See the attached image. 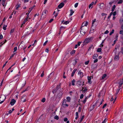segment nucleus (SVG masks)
<instances>
[{"label":"nucleus","mask_w":123,"mask_h":123,"mask_svg":"<svg viewBox=\"0 0 123 123\" xmlns=\"http://www.w3.org/2000/svg\"><path fill=\"white\" fill-rule=\"evenodd\" d=\"M92 37L87 38H86L84 42V45H86L90 42L92 41Z\"/></svg>","instance_id":"obj_1"},{"label":"nucleus","mask_w":123,"mask_h":123,"mask_svg":"<svg viewBox=\"0 0 123 123\" xmlns=\"http://www.w3.org/2000/svg\"><path fill=\"white\" fill-rule=\"evenodd\" d=\"M84 82L80 81H78L77 82V85L78 87L83 86L84 85Z\"/></svg>","instance_id":"obj_2"},{"label":"nucleus","mask_w":123,"mask_h":123,"mask_svg":"<svg viewBox=\"0 0 123 123\" xmlns=\"http://www.w3.org/2000/svg\"><path fill=\"white\" fill-rule=\"evenodd\" d=\"M6 98V97L5 96L2 95L0 97V101H1L0 102V104H1L3 103Z\"/></svg>","instance_id":"obj_3"},{"label":"nucleus","mask_w":123,"mask_h":123,"mask_svg":"<svg viewBox=\"0 0 123 123\" xmlns=\"http://www.w3.org/2000/svg\"><path fill=\"white\" fill-rule=\"evenodd\" d=\"M26 95H24L21 98V101L23 102H25L26 101Z\"/></svg>","instance_id":"obj_4"},{"label":"nucleus","mask_w":123,"mask_h":123,"mask_svg":"<svg viewBox=\"0 0 123 123\" xmlns=\"http://www.w3.org/2000/svg\"><path fill=\"white\" fill-rule=\"evenodd\" d=\"M54 74V73L53 72L51 73L48 76V78L47 79V80H49L51 78V77Z\"/></svg>","instance_id":"obj_5"},{"label":"nucleus","mask_w":123,"mask_h":123,"mask_svg":"<svg viewBox=\"0 0 123 123\" xmlns=\"http://www.w3.org/2000/svg\"><path fill=\"white\" fill-rule=\"evenodd\" d=\"M88 24V21H86V22H84L82 24V27L86 26Z\"/></svg>","instance_id":"obj_6"},{"label":"nucleus","mask_w":123,"mask_h":123,"mask_svg":"<svg viewBox=\"0 0 123 123\" xmlns=\"http://www.w3.org/2000/svg\"><path fill=\"white\" fill-rule=\"evenodd\" d=\"M16 102V101L14 99H12L10 102V104L12 105H13Z\"/></svg>","instance_id":"obj_7"},{"label":"nucleus","mask_w":123,"mask_h":123,"mask_svg":"<svg viewBox=\"0 0 123 123\" xmlns=\"http://www.w3.org/2000/svg\"><path fill=\"white\" fill-rule=\"evenodd\" d=\"M64 5V4L63 2L61 3L58 6V7L59 8H62Z\"/></svg>","instance_id":"obj_8"},{"label":"nucleus","mask_w":123,"mask_h":123,"mask_svg":"<svg viewBox=\"0 0 123 123\" xmlns=\"http://www.w3.org/2000/svg\"><path fill=\"white\" fill-rule=\"evenodd\" d=\"M19 76L18 74L17 75L14 77V78L15 79V81H17L19 80Z\"/></svg>","instance_id":"obj_9"},{"label":"nucleus","mask_w":123,"mask_h":123,"mask_svg":"<svg viewBox=\"0 0 123 123\" xmlns=\"http://www.w3.org/2000/svg\"><path fill=\"white\" fill-rule=\"evenodd\" d=\"M97 65L95 64H93L91 66V68L92 69H94L97 67Z\"/></svg>","instance_id":"obj_10"},{"label":"nucleus","mask_w":123,"mask_h":123,"mask_svg":"<svg viewBox=\"0 0 123 123\" xmlns=\"http://www.w3.org/2000/svg\"><path fill=\"white\" fill-rule=\"evenodd\" d=\"M78 74L80 75V77L82 78L83 76V73L80 70L78 73Z\"/></svg>","instance_id":"obj_11"},{"label":"nucleus","mask_w":123,"mask_h":123,"mask_svg":"<svg viewBox=\"0 0 123 123\" xmlns=\"http://www.w3.org/2000/svg\"><path fill=\"white\" fill-rule=\"evenodd\" d=\"M91 77L90 76L88 77V82L90 84L92 83V82H91Z\"/></svg>","instance_id":"obj_12"},{"label":"nucleus","mask_w":123,"mask_h":123,"mask_svg":"<svg viewBox=\"0 0 123 123\" xmlns=\"http://www.w3.org/2000/svg\"><path fill=\"white\" fill-rule=\"evenodd\" d=\"M66 102H67V100L65 99H64L63 100V103H62V106L63 107H65V105L66 104Z\"/></svg>","instance_id":"obj_13"},{"label":"nucleus","mask_w":123,"mask_h":123,"mask_svg":"<svg viewBox=\"0 0 123 123\" xmlns=\"http://www.w3.org/2000/svg\"><path fill=\"white\" fill-rule=\"evenodd\" d=\"M77 70V69H74L73 70V72H72V73L71 74V76L73 77L74 76V75L75 74V72Z\"/></svg>","instance_id":"obj_14"},{"label":"nucleus","mask_w":123,"mask_h":123,"mask_svg":"<svg viewBox=\"0 0 123 123\" xmlns=\"http://www.w3.org/2000/svg\"><path fill=\"white\" fill-rule=\"evenodd\" d=\"M80 33L82 35H83L85 34L86 32L83 31L81 30L80 31Z\"/></svg>","instance_id":"obj_15"},{"label":"nucleus","mask_w":123,"mask_h":123,"mask_svg":"<svg viewBox=\"0 0 123 123\" xmlns=\"http://www.w3.org/2000/svg\"><path fill=\"white\" fill-rule=\"evenodd\" d=\"M119 57L118 56H118L116 55L114 59L116 61H117L119 60Z\"/></svg>","instance_id":"obj_16"},{"label":"nucleus","mask_w":123,"mask_h":123,"mask_svg":"<svg viewBox=\"0 0 123 123\" xmlns=\"http://www.w3.org/2000/svg\"><path fill=\"white\" fill-rule=\"evenodd\" d=\"M66 99L67 100V101L68 102H70V101L71 98L70 97H67Z\"/></svg>","instance_id":"obj_17"},{"label":"nucleus","mask_w":123,"mask_h":123,"mask_svg":"<svg viewBox=\"0 0 123 123\" xmlns=\"http://www.w3.org/2000/svg\"><path fill=\"white\" fill-rule=\"evenodd\" d=\"M123 22V17L121 18L120 20V24H122Z\"/></svg>","instance_id":"obj_18"},{"label":"nucleus","mask_w":123,"mask_h":123,"mask_svg":"<svg viewBox=\"0 0 123 123\" xmlns=\"http://www.w3.org/2000/svg\"><path fill=\"white\" fill-rule=\"evenodd\" d=\"M27 20H28L27 19H25L24 20V21L23 24H22V25L21 26V27H22V25H23V24H25V22L27 21Z\"/></svg>","instance_id":"obj_19"},{"label":"nucleus","mask_w":123,"mask_h":123,"mask_svg":"<svg viewBox=\"0 0 123 123\" xmlns=\"http://www.w3.org/2000/svg\"><path fill=\"white\" fill-rule=\"evenodd\" d=\"M75 82V80L74 79H73L72 81V85L73 86L74 85V83Z\"/></svg>","instance_id":"obj_20"},{"label":"nucleus","mask_w":123,"mask_h":123,"mask_svg":"<svg viewBox=\"0 0 123 123\" xmlns=\"http://www.w3.org/2000/svg\"><path fill=\"white\" fill-rule=\"evenodd\" d=\"M48 12V11L47 10H45L43 12L42 14L43 15L44 14H46V13Z\"/></svg>","instance_id":"obj_21"},{"label":"nucleus","mask_w":123,"mask_h":123,"mask_svg":"<svg viewBox=\"0 0 123 123\" xmlns=\"http://www.w3.org/2000/svg\"><path fill=\"white\" fill-rule=\"evenodd\" d=\"M70 16H71L72 15L74 12L72 10H70Z\"/></svg>","instance_id":"obj_22"},{"label":"nucleus","mask_w":123,"mask_h":123,"mask_svg":"<svg viewBox=\"0 0 123 123\" xmlns=\"http://www.w3.org/2000/svg\"><path fill=\"white\" fill-rule=\"evenodd\" d=\"M96 19H94L93 20V22L92 23V25L91 26V28H92V27L93 26V24L96 21Z\"/></svg>","instance_id":"obj_23"},{"label":"nucleus","mask_w":123,"mask_h":123,"mask_svg":"<svg viewBox=\"0 0 123 123\" xmlns=\"http://www.w3.org/2000/svg\"><path fill=\"white\" fill-rule=\"evenodd\" d=\"M121 51L118 54L121 52L122 54H123V49L122 47H121Z\"/></svg>","instance_id":"obj_24"},{"label":"nucleus","mask_w":123,"mask_h":123,"mask_svg":"<svg viewBox=\"0 0 123 123\" xmlns=\"http://www.w3.org/2000/svg\"><path fill=\"white\" fill-rule=\"evenodd\" d=\"M115 7H116L115 5H114L113 6V7H112V10H111L112 12H113L114 11V10L115 8Z\"/></svg>","instance_id":"obj_25"},{"label":"nucleus","mask_w":123,"mask_h":123,"mask_svg":"<svg viewBox=\"0 0 123 123\" xmlns=\"http://www.w3.org/2000/svg\"><path fill=\"white\" fill-rule=\"evenodd\" d=\"M6 0H2V4L3 6H4Z\"/></svg>","instance_id":"obj_26"},{"label":"nucleus","mask_w":123,"mask_h":123,"mask_svg":"<svg viewBox=\"0 0 123 123\" xmlns=\"http://www.w3.org/2000/svg\"><path fill=\"white\" fill-rule=\"evenodd\" d=\"M120 88H119L117 89V90L116 91V95L118 93L120 90Z\"/></svg>","instance_id":"obj_27"},{"label":"nucleus","mask_w":123,"mask_h":123,"mask_svg":"<svg viewBox=\"0 0 123 123\" xmlns=\"http://www.w3.org/2000/svg\"><path fill=\"white\" fill-rule=\"evenodd\" d=\"M123 1L122 0H119L117 2V3L118 4H121L122 3Z\"/></svg>","instance_id":"obj_28"},{"label":"nucleus","mask_w":123,"mask_h":123,"mask_svg":"<svg viewBox=\"0 0 123 123\" xmlns=\"http://www.w3.org/2000/svg\"><path fill=\"white\" fill-rule=\"evenodd\" d=\"M97 55L94 54L93 55V58L94 59H95L96 58Z\"/></svg>","instance_id":"obj_29"},{"label":"nucleus","mask_w":123,"mask_h":123,"mask_svg":"<svg viewBox=\"0 0 123 123\" xmlns=\"http://www.w3.org/2000/svg\"><path fill=\"white\" fill-rule=\"evenodd\" d=\"M55 119L58 120L59 119V117L57 116H55L54 117Z\"/></svg>","instance_id":"obj_30"},{"label":"nucleus","mask_w":123,"mask_h":123,"mask_svg":"<svg viewBox=\"0 0 123 123\" xmlns=\"http://www.w3.org/2000/svg\"><path fill=\"white\" fill-rule=\"evenodd\" d=\"M77 61L76 60H74L73 61V65H75Z\"/></svg>","instance_id":"obj_31"},{"label":"nucleus","mask_w":123,"mask_h":123,"mask_svg":"<svg viewBox=\"0 0 123 123\" xmlns=\"http://www.w3.org/2000/svg\"><path fill=\"white\" fill-rule=\"evenodd\" d=\"M69 23V21H66L65 22H64L63 23V24L65 25H67Z\"/></svg>","instance_id":"obj_32"},{"label":"nucleus","mask_w":123,"mask_h":123,"mask_svg":"<svg viewBox=\"0 0 123 123\" xmlns=\"http://www.w3.org/2000/svg\"><path fill=\"white\" fill-rule=\"evenodd\" d=\"M106 74H104L102 77V79H103L105 78L106 77Z\"/></svg>","instance_id":"obj_33"},{"label":"nucleus","mask_w":123,"mask_h":123,"mask_svg":"<svg viewBox=\"0 0 123 123\" xmlns=\"http://www.w3.org/2000/svg\"><path fill=\"white\" fill-rule=\"evenodd\" d=\"M88 98L87 97H86L85 98V99L83 101V102L84 104H85L86 102V99Z\"/></svg>","instance_id":"obj_34"},{"label":"nucleus","mask_w":123,"mask_h":123,"mask_svg":"<svg viewBox=\"0 0 123 123\" xmlns=\"http://www.w3.org/2000/svg\"><path fill=\"white\" fill-rule=\"evenodd\" d=\"M101 48H98L97 50V51L98 52H101Z\"/></svg>","instance_id":"obj_35"},{"label":"nucleus","mask_w":123,"mask_h":123,"mask_svg":"<svg viewBox=\"0 0 123 123\" xmlns=\"http://www.w3.org/2000/svg\"><path fill=\"white\" fill-rule=\"evenodd\" d=\"M7 27L6 25H4L3 27V29L4 30H6V27Z\"/></svg>","instance_id":"obj_36"},{"label":"nucleus","mask_w":123,"mask_h":123,"mask_svg":"<svg viewBox=\"0 0 123 123\" xmlns=\"http://www.w3.org/2000/svg\"><path fill=\"white\" fill-rule=\"evenodd\" d=\"M114 30H112V31H111L109 35H112V34L114 32Z\"/></svg>","instance_id":"obj_37"},{"label":"nucleus","mask_w":123,"mask_h":123,"mask_svg":"<svg viewBox=\"0 0 123 123\" xmlns=\"http://www.w3.org/2000/svg\"><path fill=\"white\" fill-rule=\"evenodd\" d=\"M76 51L75 50H73L70 53L72 55L75 53Z\"/></svg>","instance_id":"obj_38"},{"label":"nucleus","mask_w":123,"mask_h":123,"mask_svg":"<svg viewBox=\"0 0 123 123\" xmlns=\"http://www.w3.org/2000/svg\"><path fill=\"white\" fill-rule=\"evenodd\" d=\"M89 62V60H88V61H86L85 62V64L86 65H88V64Z\"/></svg>","instance_id":"obj_39"},{"label":"nucleus","mask_w":123,"mask_h":123,"mask_svg":"<svg viewBox=\"0 0 123 123\" xmlns=\"http://www.w3.org/2000/svg\"><path fill=\"white\" fill-rule=\"evenodd\" d=\"M12 112V111L11 110H10L9 111H8V113H7L6 114V115H8V114L10 113H11Z\"/></svg>","instance_id":"obj_40"},{"label":"nucleus","mask_w":123,"mask_h":123,"mask_svg":"<svg viewBox=\"0 0 123 123\" xmlns=\"http://www.w3.org/2000/svg\"><path fill=\"white\" fill-rule=\"evenodd\" d=\"M112 12H111L110 14V15H109V16H108V19H109V18L111 16V15H112Z\"/></svg>","instance_id":"obj_41"},{"label":"nucleus","mask_w":123,"mask_h":123,"mask_svg":"<svg viewBox=\"0 0 123 123\" xmlns=\"http://www.w3.org/2000/svg\"><path fill=\"white\" fill-rule=\"evenodd\" d=\"M87 89L86 88H85L84 89V90H83V93L85 92H86L87 91Z\"/></svg>","instance_id":"obj_42"},{"label":"nucleus","mask_w":123,"mask_h":123,"mask_svg":"<svg viewBox=\"0 0 123 123\" xmlns=\"http://www.w3.org/2000/svg\"><path fill=\"white\" fill-rule=\"evenodd\" d=\"M45 101V98H43L42 100L41 101L42 102H44Z\"/></svg>","instance_id":"obj_43"},{"label":"nucleus","mask_w":123,"mask_h":123,"mask_svg":"<svg viewBox=\"0 0 123 123\" xmlns=\"http://www.w3.org/2000/svg\"><path fill=\"white\" fill-rule=\"evenodd\" d=\"M48 42V40H47V41H46L45 42H44V43H43V45L44 46H45V45H46V43H47V42Z\"/></svg>","instance_id":"obj_44"},{"label":"nucleus","mask_w":123,"mask_h":123,"mask_svg":"<svg viewBox=\"0 0 123 123\" xmlns=\"http://www.w3.org/2000/svg\"><path fill=\"white\" fill-rule=\"evenodd\" d=\"M17 47H15L14 49V52H15L17 50Z\"/></svg>","instance_id":"obj_45"},{"label":"nucleus","mask_w":123,"mask_h":123,"mask_svg":"<svg viewBox=\"0 0 123 123\" xmlns=\"http://www.w3.org/2000/svg\"><path fill=\"white\" fill-rule=\"evenodd\" d=\"M107 119L106 118H105L104 120L103 121L102 123H105L107 121Z\"/></svg>","instance_id":"obj_46"},{"label":"nucleus","mask_w":123,"mask_h":123,"mask_svg":"<svg viewBox=\"0 0 123 123\" xmlns=\"http://www.w3.org/2000/svg\"><path fill=\"white\" fill-rule=\"evenodd\" d=\"M123 31L122 30H120L119 32V33L120 34H122L123 35Z\"/></svg>","instance_id":"obj_47"},{"label":"nucleus","mask_w":123,"mask_h":123,"mask_svg":"<svg viewBox=\"0 0 123 123\" xmlns=\"http://www.w3.org/2000/svg\"><path fill=\"white\" fill-rule=\"evenodd\" d=\"M78 4V3H76L74 5V7L75 8L77 7Z\"/></svg>","instance_id":"obj_48"},{"label":"nucleus","mask_w":123,"mask_h":123,"mask_svg":"<svg viewBox=\"0 0 123 123\" xmlns=\"http://www.w3.org/2000/svg\"><path fill=\"white\" fill-rule=\"evenodd\" d=\"M20 4H19L18 6H17L16 8V9L18 10L19 7H20Z\"/></svg>","instance_id":"obj_49"},{"label":"nucleus","mask_w":123,"mask_h":123,"mask_svg":"<svg viewBox=\"0 0 123 123\" xmlns=\"http://www.w3.org/2000/svg\"><path fill=\"white\" fill-rule=\"evenodd\" d=\"M92 4H90V5H89V8H90L91 7V6H92L91 7V8H92V7H93V6H92Z\"/></svg>","instance_id":"obj_50"},{"label":"nucleus","mask_w":123,"mask_h":123,"mask_svg":"<svg viewBox=\"0 0 123 123\" xmlns=\"http://www.w3.org/2000/svg\"><path fill=\"white\" fill-rule=\"evenodd\" d=\"M84 116L83 115V116H82V117H81V119H80V122H81L82 121V120H83V119L84 118Z\"/></svg>","instance_id":"obj_51"},{"label":"nucleus","mask_w":123,"mask_h":123,"mask_svg":"<svg viewBox=\"0 0 123 123\" xmlns=\"http://www.w3.org/2000/svg\"><path fill=\"white\" fill-rule=\"evenodd\" d=\"M31 11V10H29L28 11V13H26V14L29 15V14L30 13V12Z\"/></svg>","instance_id":"obj_52"},{"label":"nucleus","mask_w":123,"mask_h":123,"mask_svg":"<svg viewBox=\"0 0 123 123\" xmlns=\"http://www.w3.org/2000/svg\"><path fill=\"white\" fill-rule=\"evenodd\" d=\"M119 84H120L122 85L123 84V81L121 80L120 82L119 83Z\"/></svg>","instance_id":"obj_53"},{"label":"nucleus","mask_w":123,"mask_h":123,"mask_svg":"<svg viewBox=\"0 0 123 123\" xmlns=\"http://www.w3.org/2000/svg\"><path fill=\"white\" fill-rule=\"evenodd\" d=\"M84 97V95L83 94H81L80 96V99H82V98Z\"/></svg>","instance_id":"obj_54"},{"label":"nucleus","mask_w":123,"mask_h":123,"mask_svg":"<svg viewBox=\"0 0 123 123\" xmlns=\"http://www.w3.org/2000/svg\"><path fill=\"white\" fill-rule=\"evenodd\" d=\"M103 101H104V100L103 99H102V100L100 102V104L98 106H99L100 105H101L102 104V103L103 102Z\"/></svg>","instance_id":"obj_55"},{"label":"nucleus","mask_w":123,"mask_h":123,"mask_svg":"<svg viewBox=\"0 0 123 123\" xmlns=\"http://www.w3.org/2000/svg\"><path fill=\"white\" fill-rule=\"evenodd\" d=\"M60 85H58L56 87V90H57L59 88H60Z\"/></svg>","instance_id":"obj_56"},{"label":"nucleus","mask_w":123,"mask_h":123,"mask_svg":"<svg viewBox=\"0 0 123 123\" xmlns=\"http://www.w3.org/2000/svg\"><path fill=\"white\" fill-rule=\"evenodd\" d=\"M44 75V71H43L42 72V73L41 74V77H42Z\"/></svg>","instance_id":"obj_57"},{"label":"nucleus","mask_w":123,"mask_h":123,"mask_svg":"<svg viewBox=\"0 0 123 123\" xmlns=\"http://www.w3.org/2000/svg\"><path fill=\"white\" fill-rule=\"evenodd\" d=\"M116 11H115L113 13V15L114 16H115L116 15Z\"/></svg>","instance_id":"obj_58"},{"label":"nucleus","mask_w":123,"mask_h":123,"mask_svg":"<svg viewBox=\"0 0 123 123\" xmlns=\"http://www.w3.org/2000/svg\"><path fill=\"white\" fill-rule=\"evenodd\" d=\"M81 110V108L80 107H79V109H78V111L79 112H80Z\"/></svg>","instance_id":"obj_59"},{"label":"nucleus","mask_w":123,"mask_h":123,"mask_svg":"<svg viewBox=\"0 0 123 123\" xmlns=\"http://www.w3.org/2000/svg\"><path fill=\"white\" fill-rule=\"evenodd\" d=\"M106 15H107V14L105 13H103L102 14V16H106Z\"/></svg>","instance_id":"obj_60"},{"label":"nucleus","mask_w":123,"mask_h":123,"mask_svg":"<svg viewBox=\"0 0 123 123\" xmlns=\"http://www.w3.org/2000/svg\"><path fill=\"white\" fill-rule=\"evenodd\" d=\"M68 120V118H64V121L65 122H66V121H67Z\"/></svg>","instance_id":"obj_61"},{"label":"nucleus","mask_w":123,"mask_h":123,"mask_svg":"<svg viewBox=\"0 0 123 123\" xmlns=\"http://www.w3.org/2000/svg\"><path fill=\"white\" fill-rule=\"evenodd\" d=\"M14 29H12L10 33H12L14 31Z\"/></svg>","instance_id":"obj_62"},{"label":"nucleus","mask_w":123,"mask_h":123,"mask_svg":"<svg viewBox=\"0 0 123 123\" xmlns=\"http://www.w3.org/2000/svg\"><path fill=\"white\" fill-rule=\"evenodd\" d=\"M98 61V59H96L94 61V63H96Z\"/></svg>","instance_id":"obj_63"},{"label":"nucleus","mask_w":123,"mask_h":123,"mask_svg":"<svg viewBox=\"0 0 123 123\" xmlns=\"http://www.w3.org/2000/svg\"><path fill=\"white\" fill-rule=\"evenodd\" d=\"M107 105V104H105L104 105H103V108L104 109V108Z\"/></svg>","instance_id":"obj_64"}]
</instances>
